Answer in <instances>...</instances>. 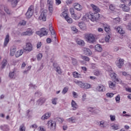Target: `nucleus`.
I'll list each match as a JSON object with an SVG mask.
<instances>
[{"label":"nucleus","mask_w":131,"mask_h":131,"mask_svg":"<svg viewBox=\"0 0 131 131\" xmlns=\"http://www.w3.org/2000/svg\"><path fill=\"white\" fill-rule=\"evenodd\" d=\"M87 16L89 19H90L92 22H95V21H97L99 18H100V14L99 13H92L90 14H88Z\"/></svg>","instance_id":"obj_1"},{"label":"nucleus","mask_w":131,"mask_h":131,"mask_svg":"<svg viewBox=\"0 0 131 131\" xmlns=\"http://www.w3.org/2000/svg\"><path fill=\"white\" fill-rule=\"evenodd\" d=\"M85 38L88 42L91 43H94V42H95V39H96V38L94 37V35L92 34H86L85 36Z\"/></svg>","instance_id":"obj_2"},{"label":"nucleus","mask_w":131,"mask_h":131,"mask_svg":"<svg viewBox=\"0 0 131 131\" xmlns=\"http://www.w3.org/2000/svg\"><path fill=\"white\" fill-rule=\"evenodd\" d=\"M34 6L31 5L28 9L27 13H26V16L27 19H29V18H31L32 17V15H33L34 13Z\"/></svg>","instance_id":"obj_3"},{"label":"nucleus","mask_w":131,"mask_h":131,"mask_svg":"<svg viewBox=\"0 0 131 131\" xmlns=\"http://www.w3.org/2000/svg\"><path fill=\"white\" fill-rule=\"evenodd\" d=\"M36 34L39 35L40 37L48 35V31H47V29L45 28H42L41 29L40 31H38L36 32Z\"/></svg>","instance_id":"obj_4"},{"label":"nucleus","mask_w":131,"mask_h":131,"mask_svg":"<svg viewBox=\"0 0 131 131\" xmlns=\"http://www.w3.org/2000/svg\"><path fill=\"white\" fill-rule=\"evenodd\" d=\"M47 15H48V11L47 10H43L39 16V19L42 21H47Z\"/></svg>","instance_id":"obj_5"},{"label":"nucleus","mask_w":131,"mask_h":131,"mask_svg":"<svg viewBox=\"0 0 131 131\" xmlns=\"http://www.w3.org/2000/svg\"><path fill=\"white\" fill-rule=\"evenodd\" d=\"M33 33H34V31H33V30H32V29L28 28L26 32H23L21 35L22 36L24 35L31 36V35H33Z\"/></svg>","instance_id":"obj_6"},{"label":"nucleus","mask_w":131,"mask_h":131,"mask_svg":"<svg viewBox=\"0 0 131 131\" xmlns=\"http://www.w3.org/2000/svg\"><path fill=\"white\" fill-rule=\"evenodd\" d=\"M53 66L54 70H55V71H56L58 74H62V69H61V68H60L59 65H58L56 63H53Z\"/></svg>","instance_id":"obj_7"},{"label":"nucleus","mask_w":131,"mask_h":131,"mask_svg":"<svg viewBox=\"0 0 131 131\" xmlns=\"http://www.w3.org/2000/svg\"><path fill=\"white\" fill-rule=\"evenodd\" d=\"M124 64V60L123 59H119V60L116 61V65L118 68L121 69Z\"/></svg>","instance_id":"obj_8"},{"label":"nucleus","mask_w":131,"mask_h":131,"mask_svg":"<svg viewBox=\"0 0 131 131\" xmlns=\"http://www.w3.org/2000/svg\"><path fill=\"white\" fill-rule=\"evenodd\" d=\"M110 76L114 81H116L117 82H120V79L117 78V74H116V73H111L110 74Z\"/></svg>","instance_id":"obj_9"},{"label":"nucleus","mask_w":131,"mask_h":131,"mask_svg":"<svg viewBox=\"0 0 131 131\" xmlns=\"http://www.w3.org/2000/svg\"><path fill=\"white\" fill-rule=\"evenodd\" d=\"M25 50V51H27V52H31V51L33 50V47H32V45L31 44V43H27Z\"/></svg>","instance_id":"obj_10"},{"label":"nucleus","mask_w":131,"mask_h":131,"mask_svg":"<svg viewBox=\"0 0 131 131\" xmlns=\"http://www.w3.org/2000/svg\"><path fill=\"white\" fill-rule=\"evenodd\" d=\"M119 7L123 9V11H124V12H129V10H130L129 7L125 6V4H121L119 5Z\"/></svg>","instance_id":"obj_11"},{"label":"nucleus","mask_w":131,"mask_h":131,"mask_svg":"<svg viewBox=\"0 0 131 131\" xmlns=\"http://www.w3.org/2000/svg\"><path fill=\"white\" fill-rule=\"evenodd\" d=\"M48 126L50 127V128H52L53 127H54V128H56V122L55 121L53 120H50L48 122Z\"/></svg>","instance_id":"obj_12"},{"label":"nucleus","mask_w":131,"mask_h":131,"mask_svg":"<svg viewBox=\"0 0 131 131\" xmlns=\"http://www.w3.org/2000/svg\"><path fill=\"white\" fill-rule=\"evenodd\" d=\"M74 8L77 11H81L82 10V6L78 3H75L73 4Z\"/></svg>","instance_id":"obj_13"},{"label":"nucleus","mask_w":131,"mask_h":131,"mask_svg":"<svg viewBox=\"0 0 131 131\" xmlns=\"http://www.w3.org/2000/svg\"><path fill=\"white\" fill-rule=\"evenodd\" d=\"M90 7L92 8L94 12H96V13H97V14L98 13H99V12H100V11H101L99 7L94 4H91Z\"/></svg>","instance_id":"obj_14"},{"label":"nucleus","mask_w":131,"mask_h":131,"mask_svg":"<svg viewBox=\"0 0 131 131\" xmlns=\"http://www.w3.org/2000/svg\"><path fill=\"white\" fill-rule=\"evenodd\" d=\"M83 51L86 56H91L92 55V51L89 48H84L83 49Z\"/></svg>","instance_id":"obj_15"},{"label":"nucleus","mask_w":131,"mask_h":131,"mask_svg":"<svg viewBox=\"0 0 131 131\" xmlns=\"http://www.w3.org/2000/svg\"><path fill=\"white\" fill-rule=\"evenodd\" d=\"M46 102V98L41 97L37 101V103L39 106H41L43 103Z\"/></svg>","instance_id":"obj_16"},{"label":"nucleus","mask_w":131,"mask_h":131,"mask_svg":"<svg viewBox=\"0 0 131 131\" xmlns=\"http://www.w3.org/2000/svg\"><path fill=\"white\" fill-rule=\"evenodd\" d=\"M9 41H10V36L8 34L5 38L4 47H7V46H8V43H9Z\"/></svg>","instance_id":"obj_17"},{"label":"nucleus","mask_w":131,"mask_h":131,"mask_svg":"<svg viewBox=\"0 0 131 131\" xmlns=\"http://www.w3.org/2000/svg\"><path fill=\"white\" fill-rule=\"evenodd\" d=\"M103 26L105 32H107V33H110V32H111V29L110 28V26L109 25L104 24Z\"/></svg>","instance_id":"obj_18"},{"label":"nucleus","mask_w":131,"mask_h":131,"mask_svg":"<svg viewBox=\"0 0 131 131\" xmlns=\"http://www.w3.org/2000/svg\"><path fill=\"white\" fill-rule=\"evenodd\" d=\"M51 113H46L43 115L41 118V119L42 120H45V119H48V118H50L51 117Z\"/></svg>","instance_id":"obj_19"},{"label":"nucleus","mask_w":131,"mask_h":131,"mask_svg":"<svg viewBox=\"0 0 131 131\" xmlns=\"http://www.w3.org/2000/svg\"><path fill=\"white\" fill-rule=\"evenodd\" d=\"M74 82L75 83H76V84H77V85H78L81 89H83V86L84 85V83L82 82L81 81L77 80H75L74 81Z\"/></svg>","instance_id":"obj_20"},{"label":"nucleus","mask_w":131,"mask_h":131,"mask_svg":"<svg viewBox=\"0 0 131 131\" xmlns=\"http://www.w3.org/2000/svg\"><path fill=\"white\" fill-rule=\"evenodd\" d=\"M96 91L98 92H105L106 91V88L103 85H100L96 88Z\"/></svg>","instance_id":"obj_21"},{"label":"nucleus","mask_w":131,"mask_h":131,"mask_svg":"<svg viewBox=\"0 0 131 131\" xmlns=\"http://www.w3.org/2000/svg\"><path fill=\"white\" fill-rule=\"evenodd\" d=\"M9 75L10 78H15V77H17V74L15 70H13L12 72H10Z\"/></svg>","instance_id":"obj_22"},{"label":"nucleus","mask_w":131,"mask_h":131,"mask_svg":"<svg viewBox=\"0 0 131 131\" xmlns=\"http://www.w3.org/2000/svg\"><path fill=\"white\" fill-rule=\"evenodd\" d=\"M71 105L73 107V110H76V109L78 108V105L74 100H72Z\"/></svg>","instance_id":"obj_23"},{"label":"nucleus","mask_w":131,"mask_h":131,"mask_svg":"<svg viewBox=\"0 0 131 131\" xmlns=\"http://www.w3.org/2000/svg\"><path fill=\"white\" fill-rule=\"evenodd\" d=\"M24 52V50H23L22 49L17 51L16 52V53H15L16 58H19V57H20V56H22V55H23Z\"/></svg>","instance_id":"obj_24"},{"label":"nucleus","mask_w":131,"mask_h":131,"mask_svg":"<svg viewBox=\"0 0 131 131\" xmlns=\"http://www.w3.org/2000/svg\"><path fill=\"white\" fill-rule=\"evenodd\" d=\"M95 51H97V52H101L102 51L103 48H102V45L100 44H97L95 46Z\"/></svg>","instance_id":"obj_25"},{"label":"nucleus","mask_w":131,"mask_h":131,"mask_svg":"<svg viewBox=\"0 0 131 131\" xmlns=\"http://www.w3.org/2000/svg\"><path fill=\"white\" fill-rule=\"evenodd\" d=\"M49 30L51 34L54 36L55 39H56V35L55 34V31L54 30V28L52 27V25H49Z\"/></svg>","instance_id":"obj_26"},{"label":"nucleus","mask_w":131,"mask_h":131,"mask_svg":"<svg viewBox=\"0 0 131 131\" xmlns=\"http://www.w3.org/2000/svg\"><path fill=\"white\" fill-rule=\"evenodd\" d=\"M8 2L11 3V6L14 8L16 7L18 4V0H8Z\"/></svg>","instance_id":"obj_27"},{"label":"nucleus","mask_w":131,"mask_h":131,"mask_svg":"<svg viewBox=\"0 0 131 131\" xmlns=\"http://www.w3.org/2000/svg\"><path fill=\"white\" fill-rule=\"evenodd\" d=\"M76 42H77V45H78L79 46H80V47H83V46H84V45H85L84 41H83V40H81V39H78L76 41Z\"/></svg>","instance_id":"obj_28"},{"label":"nucleus","mask_w":131,"mask_h":131,"mask_svg":"<svg viewBox=\"0 0 131 131\" xmlns=\"http://www.w3.org/2000/svg\"><path fill=\"white\" fill-rule=\"evenodd\" d=\"M70 12L72 17L75 19L76 18V14L74 13V8H71L70 9Z\"/></svg>","instance_id":"obj_29"},{"label":"nucleus","mask_w":131,"mask_h":131,"mask_svg":"<svg viewBox=\"0 0 131 131\" xmlns=\"http://www.w3.org/2000/svg\"><path fill=\"white\" fill-rule=\"evenodd\" d=\"M107 125H108V123L104 121H101L100 123V126L101 127H103L105 128L106 127V126H107Z\"/></svg>","instance_id":"obj_30"},{"label":"nucleus","mask_w":131,"mask_h":131,"mask_svg":"<svg viewBox=\"0 0 131 131\" xmlns=\"http://www.w3.org/2000/svg\"><path fill=\"white\" fill-rule=\"evenodd\" d=\"M76 118L74 117H71L67 120L68 122H72V123H75Z\"/></svg>","instance_id":"obj_31"},{"label":"nucleus","mask_w":131,"mask_h":131,"mask_svg":"<svg viewBox=\"0 0 131 131\" xmlns=\"http://www.w3.org/2000/svg\"><path fill=\"white\" fill-rule=\"evenodd\" d=\"M1 129L3 131H9L10 130V128L9 127V126L4 125V126H1Z\"/></svg>","instance_id":"obj_32"},{"label":"nucleus","mask_w":131,"mask_h":131,"mask_svg":"<svg viewBox=\"0 0 131 131\" xmlns=\"http://www.w3.org/2000/svg\"><path fill=\"white\" fill-rule=\"evenodd\" d=\"M2 66L1 67V69H4L6 66H7V64H8V61L7 59H4L2 62Z\"/></svg>","instance_id":"obj_33"},{"label":"nucleus","mask_w":131,"mask_h":131,"mask_svg":"<svg viewBox=\"0 0 131 131\" xmlns=\"http://www.w3.org/2000/svg\"><path fill=\"white\" fill-rule=\"evenodd\" d=\"M2 8H4V10L5 11V12H6V13H7V14H8V15L11 14V10L10 9H9V8H8L7 7L2 6Z\"/></svg>","instance_id":"obj_34"},{"label":"nucleus","mask_w":131,"mask_h":131,"mask_svg":"<svg viewBox=\"0 0 131 131\" xmlns=\"http://www.w3.org/2000/svg\"><path fill=\"white\" fill-rule=\"evenodd\" d=\"M115 82H116V81H114V82H112L111 81H108L109 87L111 89H113V88H115Z\"/></svg>","instance_id":"obj_35"},{"label":"nucleus","mask_w":131,"mask_h":131,"mask_svg":"<svg viewBox=\"0 0 131 131\" xmlns=\"http://www.w3.org/2000/svg\"><path fill=\"white\" fill-rule=\"evenodd\" d=\"M117 31L119 33H120V34H124V31L120 27H117Z\"/></svg>","instance_id":"obj_36"},{"label":"nucleus","mask_w":131,"mask_h":131,"mask_svg":"<svg viewBox=\"0 0 131 131\" xmlns=\"http://www.w3.org/2000/svg\"><path fill=\"white\" fill-rule=\"evenodd\" d=\"M91 86H92L90 85V84L88 83H84V86L83 87V89H84V90H88L89 89H91Z\"/></svg>","instance_id":"obj_37"},{"label":"nucleus","mask_w":131,"mask_h":131,"mask_svg":"<svg viewBox=\"0 0 131 131\" xmlns=\"http://www.w3.org/2000/svg\"><path fill=\"white\" fill-rule=\"evenodd\" d=\"M111 127L112 129H114V130H117V129H119V125L117 124H114L111 126Z\"/></svg>","instance_id":"obj_38"},{"label":"nucleus","mask_w":131,"mask_h":131,"mask_svg":"<svg viewBox=\"0 0 131 131\" xmlns=\"http://www.w3.org/2000/svg\"><path fill=\"white\" fill-rule=\"evenodd\" d=\"M73 75L75 78H80V74H79L78 73L76 72H73Z\"/></svg>","instance_id":"obj_39"},{"label":"nucleus","mask_w":131,"mask_h":131,"mask_svg":"<svg viewBox=\"0 0 131 131\" xmlns=\"http://www.w3.org/2000/svg\"><path fill=\"white\" fill-rule=\"evenodd\" d=\"M121 2L124 3V4H127L128 3V6L129 7L131 6V0H121Z\"/></svg>","instance_id":"obj_40"},{"label":"nucleus","mask_w":131,"mask_h":131,"mask_svg":"<svg viewBox=\"0 0 131 131\" xmlns=\"http://www.w3.org/2000/svg\"><path fill=\"white\" fill-rule=\"evenodd\" d=\"M16 48H11L10 50V56H14L15 53H16Z\"/></svg>","instance_id":"obj_41"},{"label":"nucleus","mask_w":131,"mask_h":131,"mask_svg":"<svg viewBox=\"0 0 131 131\" xmlns=\"http://www.w3.org/2000/svg\"><path fill=\"white\" fill-rule=\"evenodd\" d=\"M94 75L96 76H99V75H101V71H99V70H95L94 71Z\"/></svg>","instance_id":"obj_42"},{"label":"nucleus","mask_w":131,"mask_h":131,"mask_svg":"<svg viewBox=\"0 0 131 131\" xmlns=\"http://www.w3.org/2000/svg\"><path fill=\"white\" fill-rule=\"evenodd\" d=\"M71 60H72V64L74 66H76V65L77 64V60H76V59L72 57L71 58Z\"/></svg>","instance_id":"obj_43"},{"label":"nucleus","mask_w":131,"mask_h":131,"mask_svg":"<svg viewBox=\"0 0 131 131\" xmlns=\"http://www.w3.org/2000/svg\"><path fill=\"white\" fill-rule=\"evenodd\" d=\"M111 37V34L107 35L105 37V40L106 42H109V41L110 40V38Z\"/></svg>","instance_id":"obj_44"},{"label":"nucleus","mask_w":131,"mask_h":131,"mask_svg":"<svg viewBox=\"0 0 131 131\" xmlns=\"http://www.w3.org/2000/svg\"><path fill=\"white\" fill-rule=\"evenodd\" d=\"M36 58L37 59V61H40L42 58V54L41 53H39L37 54Z\"/></svg>","instance_id":"obj_45"},{"label":"nucleus","mask_w":131,"mask_h":131,"mask_svg":"<svg viewBox=\"0 0 131 131\" xmlns=\"http://www.w3.org/2000/svg\"><path fill=\"white\" fill-rule=\"evenodd\" d=\"M115 5L111 4L109 6V9L111 11H114L115 10Z\"/></svg>","instance_id":"obj_46"},{"label":"nucleus","mask_w":131,"mask_h":131,"mask_svg":"<svg viewBox=\"0 0 131 131\" xmlns=\"http://www.w3.org/2000/svg\"><path fill=\"white\" fill-rule=\"evenodd\" d=\"M47 5L49 6H53L54 1L53 0H47Z\"/></svg>","instance_id":"obj_47"},{"label":"nucleus","mask_w":131,"mask_h":131,"mask_svg":"<svg viewBox=\"0 0 131 131\" xmlns=\"http://www.w3.org/2000/svg\"><path fill=\"white\" fill-rule=\"evenodd\" d=\"M61 16L64 17V19H66L67 18V17H68V14H67V13L66 12H63L61 13Z\"/></svg>","instance_id":"obj_48"},{"label":"nucleus","mask_w":131,"mask_h":131,"mask_svg":"<svg viewBox=\"0 0 131 131\" xmlns=\"http://www.w3.org/2000/svg\"><path fill=\"white\" fill-rule=\"evenodd\" d=\"M81 58L84 61H86L87 62L90 61V58L88 56H81Z\"/></svg>","instance_id":"obj_49"},{"label":"nucleus","mask_w":131,"mask_h":131,"mask_svg":"<svg viewBox=\"0 0 131 131\" xmlns=\"http://www.w3.org/2000/svg\"><path fill=\"white\" fill-rule=\"evenodd\" d=\"M56 120L58 121L59 123H62V122L64 121V119L62 118H59V117L56 118Z\"/></svg>","instance_id":"obj_50"},{"label":"nucleus","mask_w":131,"mask_h":131,"mask_svg":"<svg viewBox=\"0 0 131 131\" xmlns=\"http://www.w3.org/2000/svg\"><path fill=\"white\" fill-rule=\"evenodd\" d=\"M57 100H58V98H54L52 99V104H53V105L57 104Z\"/></svg>","instance_id":"obj_51"},{"label":"nucleus","mask_w":131,"mask_h":131,"mask_svg":"<svg viewBox=\"0 0 131 131\" xmlns=\"http://www.w3.org/2000/svg\"><path fill=\"white\" fill-rule=\"evenodd\" d=\"M19 131H25V127L24 126V124H21L19 126Z\"/></svg>","instance_id":"obj_52"},{"label":"nucleus","mask_w":131,"mask_h":131,"mask_svg":"<svg viewBox=\"0 0 131 131\" xmlns=\"http://www.w3.org/2000/svg\"><path fill=\"white\" fill-rule=\"evenodd\" d=\"M107 98H112L114 94L113 93H107L106 95Z\"/></svg>","instance_id":"obj_53"},{"label":"nucleus","mask_w":131,"mask_h":131,"mask_svg":"<svg viewBox=\"0 0 131 131\" xmlns=\"http://www.w3.org/2000/svg\"><path fill=\"white\" fill-rule=\"evenodd\" d=\"M116 101L117 103H119V102H120V96L119 95H118L116 97Z\"/></svg>","instance_id":"obj_54"},{"label":"nucleus","mask_w":131,"mask_h":131,"mask_svg":"<svg viewBox=\"0 0 131 131\" xmlns=\"http://www.w3.org/2000/svg\"><path fill=\"white\" fill-rule=\"evenodd\" d=\"M67 92H68V88L65 87V88H64L63 90L62 91V94L63 95H65V94H66V93H67Z\"/></svg>","instance_id":"obj_55"},{"label":"nucleus","mask_w":131,"mask_h":131,"mask_svg":"<svg viewBox=\"0 0 131 131\" xmlns=\"http://www.w3.org/2000/svg\"><path fill=\"white\" fill-rule=\"evenodd\" d=\"M66 21H67V22L68 23H72V18L69 17V16H68L66 19Z\"/></svg>","instance_id":"obj_56"},{"label":"nucleus","mask_w":131,"mask_h":131,"mask_svg":"<svg viewBox=\"0 0 131 131\" xmlns=\"http://www.w3.org/2000/svg\"><path fill=\"white\" fill-rule=\"evenodd\" d=\"M110 118L111 121H115V115H110Z\"/></svg>","instance_id":"obj_57"},{"label":"nucleus","mask_w":131,"mask_h":131,"mask_svg":"<svg viewBox=\"0 0 131 131\" xmlns=\"http://www.w3.org/2000/svg\"><path fill=\"white\" fill-rule=\"evenodd\" d=\"M49 10L50 13H53V6H49Z\"/></svg>","instance_id":"obj_58"},{"label":"nucleus","mask_w":131,"mask_h":131,"mask_svg":"<svg viewBox=\"0 0 131 131\" xmlns=\"http://www.w3.org/2000/svg\"><path fill=\"white\" fill-rule=\"evenodd\" d=\"M1 15H2V18H4L6 20V14L4 13V12L1 11Z\"/></svg>","instance_id":"obj_59"},{"label":"nucleus","mask_w":131,"mask_h":131,"mask_svg":"<svg viewBox=\"0 0 131 131\" xmlns=\"http://www.w3.org/2000/svg\"><path fill=\"white\" fill-rule=\"evenodd\" d=\"M72 30H73V31H75V32H77L78 30L77 29H76V27L74 26L73 27H72Z\"/></svg>","instance_id":"obj_60"},{"label":"nucleus","mask_w":131,"mask_h":131,"mask_svg":"<svg viewBox=\"0 0 131 131\" xmlns=\"http://www.w3.org/2000/svg\"><path fill=\"white\" fill-rule=\"evenodd\" d=\"M107 55H108V52H104L102 54V57H106Z\"/></svg>","instance_id":"obj_61"},{"label":"nucleus","mask_w":131,"mask_h":131,"mask_svg":"<svg viewBox=\"0 0 131 131\" xmlns=\"http://www.w3.org/2000/svg\"><path fill=\"white\" fill-rule=\"evenodd\" d=\"M40 47H41V42H38L37 44V48L39 49Z\"/></svg>","instance_id":"obj_62"},{"label":"nucleus","mask_w":131,"mask_h":131,"mask_svg":"<svg viewBox=\"0 0 131 131\" xmlns=\"http://www.w3.org/2000/svg\"><path fill=\"white\" fill-rule=\"evenodd\" d=\"M56 4L59 6L61 4V1L60 0H55Z\"/></svg>","instance_id":"obj_63"},{"label":"nucleus","mask_w":131,"mask_h":131,"mask_svg":"<svg viewBox=\"0 0 131 131\" xmlns=\"http://www.w3.org/2000/svg\"><path fill=\"white\" fill-rule=\"evenodd\" d=\"M39 130V131H46V129H45V128H43V127H41V126H39L38 127Z\"/></svg>","instance_id":"obj_64"}]
</instances>
